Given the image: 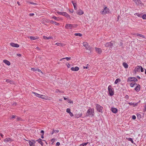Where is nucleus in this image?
Masks as SVG:
<instances>
[{"instance_id": "obj_1", "label": "nucleus", "mask_w": 146, "mask_h": 146, "mask_svg": "<svg viewBox=\"0 0 146 146\" xmlns=\"http://www.w3.org/2000/svg\"><path fill=\"white\" fill-rule=\"evenodd\" d=\"M94 108H89L87 111L86 113V116H90L91 117H93L94 115Z\"/></svg>"}, {"instance_id": "obj_2", "label": "nucleus", "mask_w": 146, "mask_h": 146, "mask_svg": "<svg viewBox=\"0 0 146 146\" xmlns=\"http://www.w3.org/2000/svg\"><path fill=\"white\" fill-rule=\"evenodd\" d=\"M108 94L111 96H113L114 94V89L111 85H109L108 87Z\"/></svg>"}, {"instance_id": "obj_3", "label": "nucleus", "mask_w": 146, "mask_h": 146, "mask_svg": "<svg viewBox=\"0 0 146 146\" xmlns=\"http://www.w3.org/2000/svg\"><path fill=\"white\" fill-rule=\"evenodd\" d=\"M83 44L86 50H89L90 52H91V48L87 42H83Z\"/></svg>"}, {"instance_id": "obj_4", "label": "nucleus", "mask_w": 146, "mask_h": 146, "mask_svg": "<svg viewBox=\"0 0 146 146\" xmlns=\"http://www.w3.org/2000/svg\"><path fill=\"white\" fill-rule=\"evenodd\" d=\"M137 79L135 77H132L129 78L127 80V82H129L132 81L137 82Z\"/></svg>"}, {"instance_id": "obj_5", "label": "nucleus", "mask_w": 146, "mask_h": 146, "mask_svg": "<svg viewBox=\"0 0 146 146\" xmlns=\"http://www.w3.org/2000/svg\"><path fill=\"white\" fill-rule=\"evenodd\" d=\"M96 107L97 110L100 112H102V110L103 108V107L101 106L99 104H96Z\"/></svg>"}, {"instance_id": "obj_6", "label": "nucleus", "mask_w": 146, "mask_h": 146, "mask_svg": "<svg viewBox=\"0 0 146 146\" xmlns=\"http://www.w3.org/2000/svg\"><path fill=\"white\" fill-rule=\"evenodd\" d=\"M137 5H143V3L140 0H133Z\"/></svg>"}, {"instance_id": "obj_7", "label": "nucleus", "mask_w": 146, "mask_h": 146, "mask_svg": "<svg viewBox=\"0 0 146 146\" xmlns=\"http://www.w3.org/2000/svg\"><path fill=\"white\" fill-rule=\"evenodd\" d=\"M109 9L107 7L104 8V10L101 11V13L102 14H105L107 13L108 12Z\"/></svg>"}, {"instance_id": "obj_8", "label": "nucleus", "mask_w": 146, "mask_h": 146, "mask_svg": "<svg viewBox=\"0 0 146 146\" xmlns=\"http://www.w3.org/2000/svg\"><path fill=\"white\" fill-rule=\"evenodd\" d=\"M140 66H137L135 68L134 72L136 73L137 72L140 71Z\"/></svg>"}, {"instance_id": "obj_9", "label": "nucleus", "mask_w": 146, "mask_h": 146, "mask_svg": "<svg viewBox=\"0 0 146 146\" xmlns=\"http://www.w3.org/2000/svg\"><path fill=\"white\" fill-rule=\"evenodd\" d=\"M84 13V11L80 9H79L76 11L77 14L80 15L83 14Z\"/></svg>"}, {"instance_id": "obj_10", "label": "nucleus", "mask_w": 146, "mask_h": 146, "mask_svg": "<svg viewBox=\"0 0 146 146\" xmlns=\"http://www.w3.org/2000/svg\"><path fill=\"white\" fill-rule=\"evenodd\" d=\"M65 28L66 29H72V25L71 24H67L65 25Z\"/></svg>"}, {"instance_id": "obj_11", "label": "nucleus", "mask_w": 146, "mask_h": 146, "mask_svg": "<svg viewBox=\"0 0 146 146\" xmlns=\"http://www.w3.org/2000/svg\"><path fill=\"white\" fill-rule=\"evenodd\" d=\"M10 45L13 47H15L16 48H18L19 46V45L13 42H11L10 43Z\"/></svg>"}, {"instance_id": "obj_12", "label": "nucleus", "mask_w": 146, "mask_h": 146, "mask_svg": "<svg viewBox=\"0 0 146 146\" xmlns=\"http://www.w3.org/2000/svg\"><path fill=\"white\" fill-rule=\"evenodd\" d=\"M28 141L29 145L30 146L35 145V141L32 140V141L30 140H29Z\"/></svg>"}, {"instance_id": "obj_13", "label": "nucleus", "mask_w": 146, "mask_h": 146, "mask_svg": "<svg viewBox=\"0 0 146 146\" xmlns=\"http://www.w3.org/2000/svg\"><path fill=\"white\" fill-rule=\"evenodd\" d=\"M62 15L66 17L68 19H70L69 15L66 12H63Z\"/></svg>"}, {"instance_id": "obj_14", "label": "nucleus", "mask_w": 146, "mask_h": 146, "mask_svg": "<svg viewBox=\"0 0 146 146\" xmlns=\"http://www.w3.org/2000/svg\"><path fill=\"white\" fill-rule=\"evenodd\" d=\"M95 48L96 52L100 54L102 52V50L100 48L96 47Z\"/></svg>"}, {"instance_id": "obj_15", "label": "nucleus", "mask_w": 146, "mask_h": 146, "mask_svg": "<svg viewBox=\"0 0 146 146\" xmlns=\"http://www.w3.org/2000/svg\"><path fill=\"white\" fill-rule=\"evenodd\" d=\"M113 44L111 42H107L105 44V46L106 47H109L112 46Z\"/></svg>"}, {"instance_id": "obj_16", "label": "nucleus", "mask_w": 146, "mask_h": 146, "mask_svg": "<svg viewBox=\"0 0 146 146\" xmlns=\"http://www.w3.org/2000/svg\"><path fill=\"white\" fill-rule=\"evenodd\" d=\"M133 35H136V36H140V37H141L144 38H145V36H144L142 34H139V33H134Z\"/></svg>"}, {"instance_id": "obj_17", "label": "nucleus", "mask_w": 146, "mask_h": 146, "mask_svg": "<svg viewBox=\"0 0 146 146\" xmlns=\"http://www.w3.org/2000/svg\"><path fill=\"white\" fill-rule=\"evenodd\" d=\"M12 140L9 137L6 138L4 139V141L5 142H7L9 141H11Z\"/></svg>"}, {"instance_id": "obj_18", "label": "nucleus", "mask_w": 146, "mask_h": 146, "mask_svg": "<svg viewBox=\"0 0 146 146\" xmlns=\"http://www.w3.org/2000/svg\"><path fill=\"white\" fill-rule=\"evenodd\" d=\"M31 70L34 72L36 71H37L38 72H40L41 73H42V72L41 71V70L40 69L38 68L35 69L33 68H31Z\"/></svg>"}, {"instance_id": "obj_19", "label": "nucleus", "mask_w": 146, "mask_h": 146, "mask_svg": "<svg viewBox=\"0 0 146 146\" xmlns=\"http://www.w3.org/2000/svg\"><path fill=\"white\" fill-rule=\"evenodd\" d=\"M71 70L73 71H77L79 70V68L77 66L75 68L72 67L71 68Z\"/></svg>"}, {"instance_id": "obj_20", "label": "nucleus", "mask_w": 146, "mask_h": 146, "mask_svg": "<svg viewBox=\"0 0 146 146\" xmlns=\"http://www.w3.org/2000/svg\"><path fill=\"white\" fill-rule=\"evenodd\" d=\"M111 111L114 113H116L117 111V110L116 108H112L111 109Z\"/></svg>"}, {"instance_id": "obj_21", "label": "nucleus", "mask_w": 146, "mask_h": 146, "mask_svg": "<svg viewBox=\"0 0 146 146\" xmlns=\"http://www.w3.org/2000/svg\"><path fill=\"white\" fill-rule=\"evenodd\" d=\"M140 86L138 84L135 88V90L137 92H139L140 90Z\"/></svg>"}, {"instance_id": "obj_22", "label": "nucleus", "mask_w": 146, "mask_h": 146, "mask_svg": "<svg viewBox=\"0 0 146 146\" xmlns=\"http://www.w3.org/2000/svg\"><path fill=\"white\" fill-rule=\"evenodd\" d=\"M3 62L7 65L9 66L10 65V62L7 60H4L3 61Z\"/></svg>"}, {"instance_id": "obj_23", "label": "nucleus", "mask_w": 146, "mask_h": 146, "mask_svg": "<svg viewBox=\"0 0 146 146\" xmlns=\"http://www.w3.org/2000/svg\"><path fill=\"white\" fill-rule=\"evenodd\" d=\"M36 141H38L42 146H43L44 145L42 141V139H39L37 140Z\"/></svg>"}, {"instance_id": "obj_24", "label": "nucleus", "mask_w": 146, "mask_h": 146, "mask_svg": "<svg viewBox=\"0 0 146 146\" xmlns=\"http://www.w3.org/2000/svg\"><path fill=\"white\" fill-rule=\"evenodd\" d=\"M126 139L127 140L130 141L133 144H134V143L133 141V139L131 138H126Z\"/></svg>"}, {"instance_id": "obj_25", "label": "nucleus", "mask_w": 146, "mask_h": 146, "mask_svg": "<svg viewBox=\"0 0 146 146\" xmlns=\"http://www.w3.org/2000/svg\"><path fill=\"white\" fill-rule=\"evenodd\" d=\"M33 93L35 94V96H36L37 97H38L39 98L41 97V95L39 94L36 93L35 92H33Z\"/></svg>"}, {"instance_id": "obj_26", "label": "nucleus", "mask_w": 146, "mask_h": 146, "mask_svg": "<svg viewBox=\"0 0 146 146\" xmlns=\"http://www.w3.org/2000/svg\"><path fill=\"white\" fill-rule=\"evenodd\" d=\"M43 38L44 39H52L53 38L52 37V36H49L48 37H47L45 36H43Z\"/></svg>"}, {"instance_id": "obj_27", "label": "nucleus", "mask_w": 146, "mask_h": 146, "mask_svg": "<svg viewBox=\"0 0 146 146\" xmlns=\"http://www.w3.org/2000/svg\"><path fill=\"white\" fill-rule=\"evenodd\" d=\"M72 3L74 6V9L76 10L77 9V7H76V6H77V4L76 3H74L73 1H72Z\"/></svg>"}, {"instance_id": "obj_28", "label": "nucleus", "mask_w": 146, "mask_h": 146, "mask_svg": "<svg viewBox=\"0 0 146 146\" xmlns=\"http://www.w3.org/2000/svg\"><path fill=\"white\" fill-rule=\"evenodd\" d=\"M71 57H66L65 58H64L61 59L60 60L62 61L63 59H66V60L67 61H68V60H70L71 59Z\"/></svg>"}, {"instance_id": "obj_29", "label": "nucleus", "mask_w": 146, "mask_h": 146, "mask_svg": "<svg viewBox=\"0 0 146 146\" xmlns=\"http://www.w3.org/2000/svg\"><path fill=\"white\" fill-rule=\"evenodd\" d=\"M123 65L125 68H128V66L126 63L124 62L123 63Z\"/></svg>"}, {"instance_id": "obj_30", "label": "nucleus", "mask_w": 146, "mask_h": 146, "mask_svg": "<svg viewBox=\"0 0 146 146\" xmlns=\"http://www.w3.org/2000/svg\"><path fill=\"white\" fill-rule=\"evenodd\" d=\"M55 45H56L57 46H62L64 45V44L62 43H56L55 44Z\"/></svg>"}, {"instance_id": "obj_31", "label": "nucleus", "mask_w": 146, "mask_h": 146, "mask_svg": "<svg viewBox=\"0 0 146 146\" xmlns=\"http://www.w3.org/2000/svg\"><path fill=\"white\" fill-rule=\"evenodd\" d=\"M82 115V113H80L78 114H76L75 115V116L77 118H78L79 117H81Z\"/></svg>"}, {"instance_id": "obj_32", "label": "nucleus", "mask_w": 146, "mask_h": 146, "mask_svg": "<svg viewBox=\"0 0 146 146\" xmlns=\"http://www.w3.org/2000/svg\"><path fill=\"white\" fill-rule=\"evenodd\" d=\"M121 81V80L119 78L117 79L115 81L114 83L117 84L118 82Z\"/></svg>"}, {"instance_id": "obj_33", "label": "nucleus", "mask_w": 146, "mask_h": 146, "mask_svg": "<svg viewBox=\"0 0 146 146\" xmlns=\"http://www.w3.org/2000/svg\"><path fill=\"white\" fill-rule=\"evenodd\" d=\"M135 84L137 85V84H136L135 82H132L131 83L130 86L131 87H133Z\"/></svg>"}, {"instance_id": "obj_34", "label": "nucleus", "mask_w": 146, "mask_h": 146, "mask_svg": "<svg viewBox=\"0 0 146 146\" xmlns=\"http://www.w3.org/2000/svg\"><path fill=\"white\" fill-rule=\"evenodd\" d=\"M30 38L31 40H35L38 39V38L36 37H35L34 36H30Z\"/></svg>"}, {"instance_id": "obj_35", "label": "nucleus", "mask_w": 146, "mask_h": 146, "mask_svg": "<svg viewBox=\"0 0 146 146\" xmlns=\"http://www.w3.org/2000/svg\"><path fill=\"white\" fill-rule=\"evenodd\" d=\"M135 15H136L137 16L139 17H142V15L141 14L139 13H136L135 14Z\"/></svg>"}, {"instance_id": "obj_36", "label": "nucleus", "mask_w": 146, "mask_h": 146, "mask_svg": "<svg viewBox=\"0 0 146 146\" xmlns=\"http://www.w3.org/2000/svg\"><path fill=\"white\" fill-rule=\"evenodd\" d=\"M74 35L75 36H81L82 35V34L80 33H75L74 34Z\"/></svg>"}, {"instance_id": "obj_37", "label": "nucleus", "mask_w": 146, "mask_h": 146, "mask_svg": "<svg viewBox=\"0 0 146 146\" xmlns=\"http://www.w3.org/2000/svg\"><path fill=\"white\" fill-rule=\"evenodd\" d=\"M88 142L83 143L81 144H80V146H85L86 145L88 144Z\"/></svg>"}, {"instance_id": "obj_38", "label": "nucleus", "mask_w": 146, "mask_h": 146, "mask_svg": "<svg viewBox=\"0 0 146 146\" xmlns=\"http://www.w3.org/2000/svg\"><path fill=\"white\" fill-rule=\"evenodd\" d=\"M40 98L42 99H46V97L45 96L42 95H41V97Z\"/></svg>"}, {"instance_id": "obj_39", "label": "nucleus", "mask_w": 146, "mask_h": 146, "mask_svg": "<svg viewBox=\"0 0 146 146\" xmlns=\"http://www.w3.org/2000/svg\"><path fill=\"white\" fill-rule=\"evenodd\" d=\"M6 82L7 83H9L11 84L13 83V82L10 80L7 79L6 80Z\"/></svg>"}, {"instance_id": "obj_40", "label": "nucleus", "mask_w": 146, "mask_h": 146, "mask_svg": "<svg viewBox=\"0 0 146 146\" xmlns=\"http://www.w3.org/2000/svg\"><path fill=\"white\" fill-rule=\"evenodd\" d=\"M72 28H76L78 26V25L77 24H72Z\"/></svg>"}, {"instance_id": "obj_41", "label": "nucleus", "mask_w": 146, "mask_h": 146, "mask_svg": "<svg viewBox=\"0 0 146 146\" xmlns=\"http://www.w3.org/2000/svg\"><path fill=\"white\" fill-rule=\"evenodd\" d=\"M142 18L143 19H146V14H144L142 16Z\"/></svg>"}, {"instance_id": "obj_42", "label": "nucleus", "mask_w": 146, "mask_h": 146, "mask_svg": "<svg viewBox=\"0 0 146 146\" xmlns=\"http://www.w3.org/2000/svg\"><path fill=\"white\" fill-rule=\"evenodd\" d=\"M66 112L68 113H69L70 112V110L69 108H67L66 109Z\"/></svg>"}, {"instance_id": "obj_43", "label": "nucleus", "mask_w": 146, "mask_h": 146, "mask_svg": "<svg viewBox=\"0 0 146 146\" xmlns=\"http://www.w3.org/2000/svg\"><path fill=\"white\" fill-rule=\"evenodd\" d=\"M52 18L54 19L57 21H58V18L55 16H53L52 17Z\"/></svg>"}, {"instance_id": "obj_44", "label": "nucleus", "mask_w": 146, "mask_h": 146, "mask_svg": "<svg viewBox=\"0 0 146 146\" xmlns=\"http://www.w3.org/2000/svg\"><path fill=\"white\" fill-rule=\"evenodd\" d=\"M63 12H60L59 11H58L57 12V14H59V15H63Z\"/></svg>"}, {"instance_id": "obj_45", "label": "nucleus", "mask_w": 146, "mask_h": 146, "mask_svg": "<svg viewBox=\"0 0 146 146\" xmlns=\"http://www.w3.org/2000/svg\"><path fill=\"white\" fill-rule=\"evenodd\" d=\"M140 69H141V72H144L143 68H142V67L141 66H140Z\"/></svg>"}, {"instance_id": "obj_46", "label": "nucleus", "mask_w": 146, "mask_h": 146, "mask_svg": "<svg viewBox=\"0 0 146 146\" xmlns=\"http://www.w3.org/2000/svg\"><path fill=\"white\" fill-rule=\"evenodd\" d=\"M132 118L133 119H135L136 118V117L135 115H133L132 116Z\"/></svg>"}, {"instance_id": "obj_47", "label": "nucleus", "mask_w": 146, "mask_h": 146, "mask_svg": "<svg viewBox=\"0 0 146 146\" xmlns=\"http://www.w3.org/2000/svg\"><path fill=\"white\" fill-rule=\"evenodd\" d=\"M88 64H87L86 65V66H83V68L84 69H87L88 68Z\"/></svg>"}, {"instance_id": "obj_48", "label": "nucleus", "mask_w": 146, "mask_h": 146, "mask_svg": "<svg viewBox=\"0 0 146 146\" xmlns=\"http://www.w3.org/2000/svg\"><path fill=\"white\" fill-rule=\"evenodd\" d=\"M143 111L145 112L146 111V105H145L144 107V108L143 109Z\"/></svg>"}, {"instance_id": "obj_49", "label": "nucleus", "mask_w": 146, "mask_h": 146, "mask_svg": "<svg viewBox=\"0 0 146 146\" xmlns=\"http://www.w3.org/2000/svg\"><path fill=\"white\" fill-rule=\"evenodd\" d=\"M128 104L130 105L131 106L133 105V106L134 105V103H132V102H129L128 103Z\"/></svg>"}, {"instance_id": "obj_50", "label": "nucleus", "mask_w": 146, "mask_h": 146, "mask_svg": "<svg viewBox=\"0 0 146 146\" xmlns=\"http://www.w3.org/2000/svg\"><path fill=\"white\" fill-rule=\"evenodd\" d=\"M69 114L70 115L71 117H73L74 116V115L71 112L69 113Z\"/></svg>"}, {"instance_id": "obj_51", "label": "nucleus", "mask_w": 146, "mask_h": 146, "mask_svg": "<svg viewBox=\"0 0 146 146\" xmlns=\"http://www.w3.org/2000/svg\"><path fill=\"white\" fill-rule=\"evenodd\" d=\"M59 131L58 130H54V133H58L59 132Z\"/></svg>"}, {"instance_id": "obj_52", "label": "nucleus", "mask_w": 146, "mask_h": 146, "mask_svg": "<svg viewBox=\"0 0 146 146\" xmlns=\"http://www.w3.org/2000/svg\"><path fill=\"white\" fill-rule=\"evenodd\" d=\"M30 4H32V5H36L37 4L36 3H35L34 2H31L30 3Z\"/></svg>"}, {"instance_id": "obj_53", "label": "nucleus", "mask_w": 146, "mask_h": 146, "mask_svg": "<svg viewBox=\"0 0 146 146\" xmlns=\"http://www.w3.org/2000/svg\"><path fill=\"white\" fill-rule=\"evenodd\" d=\"M34 15V13H31L29 14V15L30 16H32Z\"/></svg>"}, {"instance_id": "obj_54", "label": "nucleus", "mask_w": 146, "mask_h": 146, "mask_svg": "<svg viewBox=\"0 0 146 146\" xmlns=\"http://www.w3.org/2000/svg\"><path fill=\"white\" fill-rule=\"evenodd\" d=\"M16 117H17L16 116L13 115L12 116L11 118H12V119L15 118Z\"/></svg>"}, {"instance_id": "obj_55", "label": "nucleus", "mask_w": 146, "mask_h": 146, "mask_svg": "<svg viewBox=\"0 0 146 146\" xmlns=\"http://www.w3.org/2000/svg\"><path fill=\"white\" fill-rule=\"evenodd\" d=\"M125 99H126L127 100L129 99V97L128 95H126L125 97Z\"/></svg>"}, {"instance_id": "obj_56", "label": "nucleus", "mask_w": 146, "mask_h": 146, "mask_svg": "<svg viewBox=\"0 0 146 146\" xmlns=\"http://www.w3.org/2000/svg\"><path fill=\"white\" fill-rule=\"evenodd\" d=\"M54 22V24L56 25H59V23H58L56 22L55 21V22Z\"/></svg>"}, {"instance_id": "obj_57", "label": "nucleus", "mask_w": 146, "mask_h": 146, "mask_svg": "<svg viewBox=\"0 0 146 146\" xmlns=\"http://www.w3.org/2000/svg\"><path fill=\"white\" fill-rule=\"evenodd\" d=\"M17 120L18 121L21 120V119L20 117H17Z\"/></svg>"}, {"instance_id": "obj_58", "label": "nucleus", "mask_w": 146, "mask_h": 146, "mask_svg": "<svg viewBox=\"0 0 146 146\" xmlns=\"http://www.w3.org/2000/svg\"><path fill=\"white\" fill-rule=\"evenodd\" d=\"M56 146H58L60 145V143L59 142H57L56 143Z\"/></svg>"}, {"instance_id": "obj_59", "label": "nucleus", "mask_w": 146, "mask_h": 146, "mask_svg": "<svg viewBox=\"0 0 146 146\" xmlns=\"http://www.w3.org/2000/svg\"><path fill=\"white\" fill-rule=\"evenodd\" d=\"M40 133H42V134H44V131L43 130H41L40 131Z\"/></svg>"}, {"instance_id": "obj_60", "label": "nucleus", "mask_w": 146, "mask_h": 146, "mask_svg": "<svg viewBox=\"0 0 146 146\" xmlns=\"http://www.w3.org/2000/svg\"><path fill=\"white\" fill-rule=\"evenodd\" d=\"M0 135L2 138L3 137L4 135L2 133H0Z\"/></svg>"}, {"instance_id": "obj_61", "label": "nucleus", "mask_w": 146, "mask_h": 146, "mask_svg": "<svg viewBox=\"0 0 146 146\" xmlns=\"http://www.w3.org/2000/svg\"><path fill=\"white\" fill-rule=\"evenodd\" d=\"M138 103H134V105L133 106H137L138 105Z\"/></svg>"}, {"instance_id": "obj_62", "label": "nucleus", "mask_w": 146, "mask_h": 146, "mask_svg": "<svg viewBox=\"0 0 146 146\" xmlns=\"http://www.w3.org/2000/svg\"><path fill=\"white\" fill-rule=\"evenodd\" d=\"M67 66L68 68H69L70 67V65L69 64H68L67 65Z\"/></svg>"}, {"instance_id": "obj_63", "label": "nucleus", "mask_w": 146, "mask_h": 146, "mask_svg": "<svg viewBox=\"0 0 146 146\" xmlns=\"http://www.w3.org/2000/svg\"><path fill=\"white\" fill-rule=\"evenodd\" d=\"M17 55L18 56H21V54H17Z\"/></svg>"}, {"instance_id": "obj_64", "label": "nucleus", "mask_w": 146, "mask_h": 146, "mask_svg": "<svg viewBox=\"0 0 146 146\" xmlns=\"http://www.w3.org/2000/svg\"><path fill=\"white\" fill-rule=\"evenodd\" d=\"M54 130L53 129V130L52 132L51 133V135H53L54 134Z\"/></svg>"}]
</instances>
